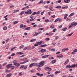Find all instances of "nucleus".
<instances>
[{"instance_id":"44","label":"nucleus","mask_w":77,"mask_h":77,"mask_svg":"<svg viewBox=\"0 0 77 77\" xmlns=\"http://www.w3.org/2000/svg\"><path fill=\"white\" fill-rule=\"evenodd\" d=\"M72 26H73V25L71 24L69 26L68 29H70V28H71V27H72Z\"/></svg>"},{"instance_id":"55","label":"nucleus","mask_w":77,"mask_h":77,"mask_svg":"<svg viewBox=\"0 0 77 77\" xmlns=\"http://www.w3.org/2000/svg\"><path fill=\"white\" fill-rule=\"evenodd\" d=\"M52 7H51V8H49V9H50V11H51H51H53V10L52 9Z\"/></svg>"},{"instance_id":"40","label":"nucleus","mask_w":77,"mask_h":77,"mask_svg":"<svg viewBox=\"0 0 77 77\" xmlns=\"http://www.w3.org/2000/svg\"><path fill=\"white\" fill-rule=\"evenodd\" d=\"M73 52H74V53H75L76 52H77V49H76L75 50H74L73 51Z\"/></svg>"},{"instance_id":"53","label":"nucleus","mask_w":77,"mask_h":77,"mask_svg":"<svg viewBox=\"0 0 77 77\" xmlns=\"http://www.w3.org/2000/svg\"><path fill=\"white\" fill-rule=\"evenodd\" d=\"M27 66H25L24 67V69H27Z\"/></svg>"},{"instance_id":"62","label":"nucleus","mask_w":77,"mask_h":77,"mask_svg":"<svg viewBox=\"0 0 77 77\" xmlns=\"http://www.w3.org/2000/svg\"><path fill=\"white\" fill-rule=\"evenodd\" d=\"M24 54V53L21 52H20V55H21V54Z\"/></svg>"},{"instance_id":"26","label":"nucleus","mask_w":77,"mask_h":77,"mask_svg":"<svg viewBox=\"0 0 77 77\" xmlns=\"http://www.w3.org/2000/svg\"><path fill=\"white\" fill-rule=\"evenodd\" d=\"M66 29H67V28H65L62 29V31H65V30H66Z\"/></svg>"},{"instance_id":"64","label":"nucleus","mask_w":77,"mask_h":77,"mask_svg":"<svg viewBox=\"0 0 77 77\" xmlns=\"http://www.w3.org/2000/svg\"><path fill=\"white\" fill-rule=\"evenodd\" d=\"M51 76H50V75H47L46 77H50Z\"/></svg>"},{"instance_id":"16","label":"nucleus","mask_w":77,"mask_h":77,"mask_svg":"<svg viewBox=\"0 0 77 77\" xmlns=\"http://www.w3.org/2000/svg\"><path fill=\"white\" fill-rule=\"evenodd\" d=\"M47 45L46 44H45L41 45H40V47H46V46H47Z\"/></svg>"},{"instance_id":"56","label":"nucleus","mask_w":77,"mask_h":77,"mask_svg":"<svg viewBox=\"0 0 77 77\" xmlns=\"http://www.w3.org/2000/svg\"><path fill=\"white\" fill-rule=\"evenodd\" d=\"M11 56H15V53H13V54H12L11 55Z\"/></svg>"},{"instance_id":"10","label":"nucleus","mask_w":77,"mask_h":77,"mask_svg":"<svg viewBox=\"0 0 77 77\" xmlns=\"http://www.w3.org/2000/svg\"><path fill=\"white\" fill-rule=\"evenodd\" d=\"M64 3H69V2H70V0H64Z\"/></svg>"},{"instance_id":"20","label":"nucleus","mask_w":77,"mask_h":77,"mask_svg":"<svg viewBox=\"0 0 77 77\" xmlns=\"http://www.w3.org/2000/svg\"><path fill=\"white\" fill-rule=\"evenodd\" d=\"M74 15V13H72L69 15V17H71L72 16H73V15Z\"/></svg>"},{"instance_id":"50","label":"nucleus","mask_w":77,"mask_h":77,"mask_svg":"<svg viewBox=\"0 0 77 77\" xmlns=\"http://www.w3.org/2000/svg\"><path fill=\"white\" fill-rule=\"evenodd\" d=\"M56 31L57 30V29H56V28H55L53 30V32H55V31Z\"/></svg>"},{"instance_id":"15","label":"nucleus","mask_w":77,"mask_h":77,"mask_svg":"<svg viewBox=\"0 0 77 77\" xmlns=\"http://www.w3.org/2000/svg\"><path fill=\"white\" fill-rule=\"evenodd\" d=\"M56 61H57L56 60H53L51 61V63L52 64L54 63H55V62H56Z\"/></svg>"},{"instance_id":"5","label":"nucleus","mask_w":77,"mask_h":77,"mask_svg":"<svg viewBox=\"0 0 77 77\" xmlns=\"http://www.w3.org/2000/svg\"><path fill=\"white\" fill-rule=\"evenodd\" d=\"M75 66H76V67H77V64H76V65H75V64H72L71 66V68H75Z\"/></svg>"},{"instance_id":"63","label":"nucleus","mask_w":77,"mask_h":77,"mask_svg":"<svg viewBox=\"0 0 77 77\" xmlns=\"http://www.w3.org/2000/svg\"><path fill=\"white\" fill-rule=\"evenodd\" d=\"M44 11H43L42 12H41V15H42L43 14H44Z\"/></svg>"},{"instance_id":"51","label":"nucleus","mask_w":77,"mask_h":77,"mask_svg":"<svg viewBox=\"0 0 77 77\" xmlns=\"http://www.w3.org/2000/svg\"><path fill=\"white\" fill-rule=\"evenodd\" d=\"M55 39H59V36H56L55 37Z\"/></svg>"},{"instance_id":"37","label":"nucleus","mask_w":77,"mask_h":77,"mask_svg":"<svg viewBox=\"0 0 77 77\" xmlns=\"http://www.w3.org/2000/svg\"><path fill=\"white\" fill-rule=\"evenodd\" d=\"M43 3V0H41L38 3V4H41V3Z\"/></svg>"},{"instance_id":"60","label":"nucleus","mask_w":77,"mask_h":77,"mask_svg":"<svg viewBox=\"0 0 77 77\" xmlns=\"http://www.w3.org/2000/svg\"><path fill=\"white\" fill-rule=\"evenodd\" d=\"M56 16L55 15H54L53 16H51V18H54Z\"/></svg>"},{"instance_id":"58","label":"nucleus","mask_w":77,"mask_h":77,"mask_svg":"<svg viewBox=\"0 0 77 77\" xmlns=\"http://www.w3.org/2000/svg\"><path fill=\"white\" fill-rule=\"evenodd\" d=\"M25 56V55L23 54L21 56H20V57H24Z\"/></svg>"},{"instance_id":"12","label":"nucleus","mask_w":77,"mask_h":77,"mask_svg":"<svg viewBox=\"0 0 77 77\" xmlns=\"http://www.w3.org/2000/svg\"><path fill=\"white\" fill-rule=\"evenodd\" d=\"M14 65H15V66H20V64L17 63H14Z\"/></svg>"},{"instance_id":"46","label":"nucleus","mask_w":77,"mask_h":77,"mask_svg":"<svg viewBox=\"0 0 77 77\" xmlns=\"http://www.w3.org/2000/svg\"><path fill=\"white\" fill-rule=\"evenodd\" d=\"M25 66H24V65H22L20 67V68H24Z\"/></svg>"},{"instance_id":"3","label":"nucleus","mask_w":77,"mask_h":77,"mask_svg":"<svg viewBox=\"0 0 77 77\" xmlns=\"http://www.w3.org/2000/svg\"><path fill=\"white\" fill-rule=\"evenodd\" d=\"M30 18H31L30 19L29 21H33L34 20V19L33 18V16L31 15L29 16Z\"/></svg>"},{"instance_id":"42","label":"nucleus","mask_w":77,"mask_h":77,"mask_svg":"<svg viewBox=\"0 0 77 77\" xmlns=\"http://www.w3.org/2000/svg\"><path fill=\"white\" fill-rule=\"evenodd\" d=\"M39 30H44V28H42L38 29Z\"/></svg>"},{"instance_id":"38","label":"nucleus","mask_w":77,"mask_h":77,"mask_svg":"<svg viewBox=\"0 0 77 77\" xmlns=\"http://www.w3.org/2000/svg\"><path fill=\"white\" fill-rule=\"evenodd\" d=\"M45 70L47 69H49V67L47 66V67H45Z\"/></svg>"},{"instance_id":"30","label":"nucleus","mask_w":77,"mask_h":77,"mask_svg":"<svg viewBox=\"0 0 77 77\" xmlns=\"http://www.w3.org/2000/svg\"><path fill=\"white\" fill-rule=\"evenodd\" d=\"M60 71H57L55 72V74H57L58 73H60Z\"/></svg>"},{"instance_id":"18","label":"nucleus","mask_w":77,"mask_h":77,"mask_svg":"<svg viewBox=\"0 0 77 77\" xmlns=\"http://www.w3.org/2000/svg\"><path fill=\"white\" fill-rule=\"evenodd\" d=\"M27 11L28 12H29V14H31L32 13V12H31V10H28Z\"/></svg>"},{"instance_id":"17","label":"nucleus","mask_w":77,"mask_h":77,"mask_svg":"<svg viewBox=\"0 0 77 77\" xmlns=\"http://www.w3.org/2000/svg\"><path fill=\"white\" fill-rule=\"evenodd\" d=\"M55 8H57V9H60V8H61V6L60 5H58L55 7Z\"/></svg>"},{"instance_id":"28","label":"nucleus","mask_w":77,"mask_h":77,"mask_svg":"<svg viewBox=\"0 0 77 77\" xmlns=\"http://www.w3.org/2000/svg\"><path fill=\"white\" fill-rule=\"evenodd\" d=\"M45 21L46 23H48V22H49V21H50V20H49L48 19H47V20L45 19Z\"/></svg>"},{"instance_id":"13","label":"nucleus","mask_w":77,"mask_h":77,"mask_svg":"<svg viewBox=\"0 0 77 77\" xmlns=\"http://www.w3.org/2000/svg\"><path fill=\"white\" fill-rule=\"evenodd\" d=\"M12 75V73H9L8 74H7L6 75L7 77H11Z\"/></svg>"},{"instance_id":"47","label":"nucleus","mask_w":77,"mask_h":77,"mask_svg":"<svg viewBox=\"0 0 77 77\" xmlns=\"http://www.w3.org/2000/svg\"><path fill=\"white\" fill-rule=\"evenodd\" d=\"M24 47V46L23 45H21L20 47V48H23Z\"/></svg>"},{"instance_id":"39","label":"nucleus","mask_w":77,"mask_h":77,"mask_svg":"<svg viewBox=\"0 0 77 77\" xmlns=\"http://www.w3.org/2000/svg\"><path fill=\"white\" fill-rule=\"evenodd\" d=\"M23 26V24H20V28H22Z\"/></svg>"},{"instance_id":"34","label":"nucleus","mask_w":77,"mask_h":77,"mask_svg":"<svg viewBox=\"0 0 77 77\" xmlns=\"http://www.w3.org/2000/svg\"><path fill=\"white\" fill-rule=\"evenodd\" d=\"M36 12L35 11L33 13H32V15H36Z\"/></svg>"},{"instance_id":"8","label":"nucleus","mask_w":77,"mask_h":77,"mask_svg":"<svg viewBox=\"0 0 77 77\" xmlns=\"http://www.w3.org/2000/svg\"><path fill=\"white\" fill-rule=\"evenodd\" d=\"M48 56H50L49 55H45L42 57V59H45V58H46V57H48Z\"/></svg>"},{"instance_id":"49","label":"nucleus","mask_w":77,"mask_h":77,"mask_svg":"<svg viewBox=\"0 0 77 77\" xmlns=\"http://www.w3.org/2000/svg\"><path fill=\"white\" fill-rule=\"evenodd\" d=\"M40 12H41V11H38L36 12V14H37V15H38V14H40Z\"/></svg>"},{"instance_id":"14","label":"nucleus","mask_w":77,"mask_h":77,"mask_svg":"<svg viewBox=\"0 0 77 77\" xmlns=\"http://www.w3.org/2000/svg\"><path fill=\"white\" fill-rule=\"evenodd\" d=\"M66 68H69V69H70V68H71V65H69L68 66L67 65L66 66Z\"/></svg>"},{"instance_id":"45","label":"nucleus","mask_w":77,"mask_h":77,"mask_svg":"<svg viewBox=\"0 0 77 77\" xmlns=\"http://www.w3.org/2000/svg\"><path fill=\"white\" fill-rule=\"evenodd\" d=\"M50 40V38H47L45 39V41H49Z\"/></svg>"},{"instance_id":"54","label":"nucleus","mask_w":77,"mask_h":77,"mask_svg":"<svg viewBox=\"0 0 77 77\" xmlns=\"http://www.w3.org/2000/svg\"><path fill=\"white\" fill-rule=\"evenodd\" d=\"M27 47H26L24 48H23V50H27Z\"/></svg>"},{"instance_id":"4","label":"nucleus","mask_w":77,"mask_h":77,"mask_svg":"<svg viewBox=\"0 0 77 77\" xmlns=\"http://www.w3.org/2000/svg\"><path fill=\"white\" fill-rule=\"evenodd\" d=\"M12 63L9 64L6 66V67H7V68L9 69L11 68V66H12Z\"/></svg>"},{"instance_id":"25","label":"nucleus","mask_w":77,"mask_h":77,"mask_svg":"<svg viewBox=\"0 0 77 77\" xmlns=\"http://www.w3.org/2000/svg\"><path fill=\"white\" fill-rule=\"evenodd\" d=\"M53 34H54L53 33H52L51 32H50L49 33L48 35L49 36H52V35H53Z\"/></svg>"},{"instance_id":"43","label":"nucleus","mask_w":77,"mask_h":77,"mask_svg":"<svg viewBox=\"0 0 77 77\" xmlns=\"http://www.w3.org/2000/svg\"><path fill=\"white\" fill-rule=\"evenodd\" d=\"M25 14H26V15H27V14L28 15L29 14V12H28V11H26L25 12Z\"/></svg>"},{"instance_id":"52","label":"nucleus","mask_w":77,"mask_h":77,"mask_svg":"<svg viewBox=\"0 0 77 77\" xmlns=\"http://www.w3.org/2000/svg\"><path fill=\"white\" fill-rule=\"evenodd\" d=\"M77 22H76V23H75L74 24H73V26H77Z\"/></svg>"},{"instance_id":"11","label":"nucleus","mask_w":77,"mask_h":77,"mask_svg":"<svg viewBox=\"0 0 77 77\" xmlns=\"http://www.w3.org/2000/svg\"><path fill=\"white\" fill-rule=\"evenodd\" d=\"M69 62V59H67L66 60V61H65V62L64 63V65H66L67 63H68Z\"/></svg>"},{"instance_id":"23","label":"nucleus","mask_w":77,"mask_h":77,"mask_svg":"<svg viewBox=\"0 0 77 77\" xmlns=\"http://www.w3.org/2000/svg\"><path fill=\"white\" fill-rule=\"evenodd\" d=\"M68 8V6H66L65 7H63L61 8L62 9H67Z\"/></svg>"},{"instance_id":"19","label":"nucleus","mask_w":77,"mask_h":77,"mask_svg":"<svg viewBox=\"0 0 77 77\" xmlns=\"http://www.w3.org/2000/svg\"><path fill=\"white\" fill-rule=\"evenodd\" d=\"M31 29V28L30 27H28L26 28L25 29V30H30Z\"/></svg>"},{"instance_id":"33","label":"nucleus","mask_w":77,"mask_h":77,"mask_svg":"<svg viewBox=\"0 0 77 77\" xmlns=\"http://www.w3.org/2000/svg\"><path fill=\"white\" fill-rule=\"evenodd\" d=\"M59 18H57L55 21H54V23H56V22L58 21H59Z\"/></svg>"},{"instance_id":"57","label":"nucleus","mask_w":77,"mask_h":77,"mask_svg":"<svg viewBox=\"0 0 77 77\" xmlns=\"http://www.w3.org/2000/svg\"><path fill=\"white\" fill-rule=\"evenodd\" d=\"M7 63H3V64H2V66H5V65H6Z\"/></svg>"},{"instance_id":"36","label":"nucleus","mask_w":77,"mask_h":77,"mask_svg":"<svg viewBox=\"0 0 77 77\" xmlns=\"http://www.w3.org/2000/svg\"><path fill=\"white\" fill-rule=\"evenodd\" d=\"M18 23V21H15L14 22V24H17V23Z\"/></svg>"},{"instance_id":"24","label":"nucleus","mask_w":77,"mask_h":77,"mask_svg":"<svg viewBox=\"0 0 77 77\" xmlns=\"http://www.w3.org/2000/svg\"><path fill=\"white\" fill-rule=\"evenodd\" d=\"M73 33H74L73 32L71 33L70 34H69L68 35H67V36H71V35H72L73 34Z\"/></svg>"},{"instance_id":"35","label":"nucleus","mask_w":77,"mask_h":77,"mask_svg":"<svg viewBox=\"0 0 77 77\" xmlns=\"http://www.w3.org/2000/svg\"><path fill=\"white\" fill-rule=\"evenodd\" d=\"M51 51H56V49H55L54 48L51 49Z\"/></svg>"},{"instance_id":"61","label":"nucleus","mask_w":77,"mask_h":77,"mask_svg":"<svg viewBox=\"0 0 77 77\" xmlns=\"http://www.w3.org/2000/svg\"><path fill=\"white\" fill-rule=\"evenodd\" d=\"M62 52H65V49H63L62 50Z\"/></svg>"},{"instance_id":"27","label":"nucleus","mask_w":77,"mask_h":77,"mask_svg":"<svg viewBox=\"0 0 77 77\" xmlns=\"http://www.w3.org/2000/svg\"><path fill=\"white\" fill-rule=\"evenodd\" d=\"M34 64H35V63H32L29 66V67H32Z\"/></svg>"},{"instance_id":"6","label":"nucleus","mask_w":77,"mask_h":77,"mask_svg":"<svg viewBox=\"0 0 77 77\" xmlns=\"http://www.w3.org/2000/svg\"><path fill=\"white\" fill-rule=\"evenodd\" d=\"M46 51H47V50L45 49H41V53H45Z\"/></svg>"},{"instance_id":"29","label":"nucleus","mask_w":77,"mask_h":77,"mask_svg":"<svg viewBox=\"0 0 77 77\" xmlns=\"http://www.w3.org/2000/svg\"><path fill=\"white\" fill-rule=\"evenodd\" d=\"M50 28H51V29H54V26L53 25H51L50 26Z\"/></svg>"},{"instance_id":"41","label":"nucleus","mask_w":77,"mask_h":77,"mask_svg":"<svg viewBox=\"0 0 77 77\" xmlns=\"http://www.w3.org/2000/svg\"><path fill=\"white\" fill-rule=\"evenodd\" d=\"M17 62V60H14L13 61V63H16Z\"/></svg>"},{"instance_id":"21","label":"nucleus","mask_w":77,"mask_h":77,"mask_svg":"<svg viewBox=\"0 0 77 77\" xmlns=\"http://www.w3.org/2000/svg\"><path fill=\"white\" fill-rule=\"evenodd\" d=\"M39 35V33H36L34 34L33 36H36L37 35Z\"/></svg>"},{"instance_id":"2","label":"nucleus","mask_w":77,"mask_h":77,"mask_svg":"<svg viewBox=\"0 0 77 77\" xmlns=\"http://www.w3.org/2000/svg\"><path fill=\"white\" fill-rule=\"evenodd\" d=\"M42 43V41H41L40 42H37L34 45L35 47H37L38 46V45H41Z\"/></svg>"},{"instance_id":"7","label":"nucleus","mask_w":77,"mask_h":77,"mask_svg":"<svg viewBox=\"0 0 77 77\" xmlns=\"http://www.w3.org/2000/svg\"><path fill=\"white\" fill-rule=\"evenodd\" d=\"M58 58H62L63 57V55L62 54H60L57 56Z\"/></svg>"},{"instance_id":"22","label":"nucleus","mask_w":77,"mask_h":77,"mask_svg":"<svg viewBox=\"0 0 77 77\" xmlns=\"http://www.w3.org/2000/svg\"><path fill=\"white\" fill-rule=\"evenodd\" d=\"M3 29L4 30H7V27L6 26H5L3 27Z\"/></svg>"},{"instance_id":"48","label":"nucleus","mask_w":77,"mask_h":77,"mask_svg":"<svg viewBox=\"0 0 77 77\" xmlns=\"http://www.w3.org/2000/svg\"><path fill=\"white\" fill-rule=\"evenodd\" d=\"M26 27V25H23V26L22 27L23 29H25Z\"/></svg>"},{"instance_id":"32","label":"nucleus","mask_w":77,"mask_h":77,"mask_svg":"<svg viewBox=\"0 0 77 77\" xmlns=\"http://www.w3.org/2000/svg\"><path fill=\"white\" fill-rule=\"evenodd\" d=\"M24 12H25V11H24L21 12L20 13V15H23V14H24Z\"/></svg>"},{"instance_id":"31","label":"nucleus","mask_w":77,"mask_h":77,"mask_svg":"<svg viewBox=\"0 0 77 77\" xmlns=\"http://www.w3.org/2000/svg\"><path fill=\"white\" fill-rule=\"evenodd\" d=\"M29 62V60H26L23 62V64H24V63H26V62Z\"/></svg>"},{"instance_id":"59","label":"nucleus","mask_w":77,"mask_h":77,"mask_svg":"<svg viewBox=\"0 0 77 77\" xmlns=\"http://www.w3.org/2000/svg\"><path fill=\"white\" fill-rule=\"evenodd\" d=\"M75 22H72V23H71V25L72 26H73L74 25V24H75Z\"/></svg>"},{"instance_id":"9","label":"nucleus","mask_w":77,"mask_h":77,"mask_svg":"<svg viewBox=\"0 0 77 77\" xmlns=\"http://www.w3.org/2000/svg\"><path fill=\"white\" fill-rule=\"evenodd\" d=\"M36 75H37L40 76V77H42V76H43V74H40L39 73H37Z\"/></svg>"},{"instance_id":"1","label":"nucleus","mask_w":77,"mask_h":77,"mask_svg":"<svg viewBox=\"0 0 77 77\" xmlns=\"http://www.w3.org/2000/svg\"><path fill=\"white\" fill-rule=\"evenodd\" d=\"M44 63H45V61H42L39 63V65L38 66V67L37 69L38 71H41V69L39 67L43 66L45 65V64H44Z\"/></svg>"}]
</instances>
